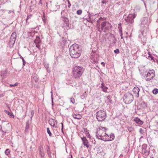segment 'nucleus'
I'll list each match as a JSON object with an SVG mask.
<instances>
[{
    "instance_id": "25",
    "label": "nucleus",
    "mask_w": 158,
    "mask_h": 158,
    "mask_svg": "<svg viewBox=\"0 0 158 158\" xmlns=\"http://www.w3.org/2000/svg\"><path fill=\"white\" fill-rule=\"evenodd\" d=\"M112 43L115 44L116 43V40L114 35L112 36Z\"/></svg>"
},
{
    "instance_id": "36",
    "label": "nucleus",
    "mask_w": 158,
    "mask_h": 158,
    "mask_svg": "<svg viewBox=\"0 0 158 158\" xmlns=\"http://www.w3.org/2000/svg\"><path fill=\"white\" fill-rule=\"evenodd\" d=\"M119 34H120V35L121 36V39H123V37L122 36L123 35V33H122V30H120V32H119Z\"/></svg>"
},
{
    "instance_id": "19",
    "label": "nucleus",
    "mask_w": 158,
    "mask_h": 158,
    "mask_svg": "<svg viewBox=\"0 0 158 158\" xmlns=\"http://www.w3.org/2000/svg\"><path fill=\"white\" fill-rule=\"evenodd\" d=\"M4 111L6 114L9 115L10 118H13L14 117V116L12 113L6 110H5Z\"/></svg>"
},
{
    "instance_id": "64",
    "label": "nucleus",
    "mask_w": 158,
    "mask_h": 158,
    "mask_svg": "<svg viewBox=\"0 0 158 158\" xmlns=\"http://www.w3.org/2000/svg\"><path fill=\"white\" fill-rule=\"evenodd\" d=\"M81 158H84L82 157H81Z\"/></svg>"
},
{
    "instance_id": "34",
    "label": "nucleus",
    "mask_w": 158,
    "mask_h": 158,
    "mask_svg": "<svg viewBox=\"0 0 158 158\" xmlns=\"http://www.w3.org/2000/svg\"><path fill=\"white\" fill-rule=\"evenodd\" d=\"M18 83H16L14 84H10V86L11 87H14L15 86H17L18 85Z\"/></svg>"
},
{
    "instance_id": "61",
    "label": "nucleus",
    "mask_w": 158,
    "mask_h": 158,
    "mask_svg": "<svg viewBox=\"0 0 158 158\" xmlns=\"http://www.w3.org/2000/svg\"><path fill=\"white\" fill-rule=\"evenodd\" d=\"M91 19H94V18H91Z\"/></svg>"
},
{
    "instance_id": "8",
    "label": "nucleus",
    "mask_w": 158,
    "mask_h": 158,
    "mask_svg": "<svg viewBox=\"0 0 158 158\" xmlns=\"http://www.w3.org/2000/svg\"><path fill=\"white\" fill-rule=\"evenodd\" d=\"M16 37V33H13L11 36L9 44V46L11 47L13 46L15 43Z\"/></svg>"
},
{
    "instance_id": "45",
    "label": "nucleus",
    "mask_w": 158,
    "mask_h": 158,
    "mask_svg": "<svg viewBox=\"0 0 158 158\" xmlns=\"http://www.w3.org/2000/svg\"><path fill=\"white\" fill-rule=\"evenodd\" d=\"M107 99L110 100V95H108L107 96Z\"/></svg>"
},
{
    "instance_id": "30",
    "label": "nucleus",
    "mask_w": 158,
    "mask_h": 158,
    "mask_svg": "<svg viewBox=\"0 0 158 158\" xmlns=\"http://www.w3.org/2000/svg\"><path fill=\"white\" fill-rule=\"evenodd\" d=\"M70 102L73 104H74L75 103V99L73 98V97L71 98Z\"/></svg>"
},
{
    "instance_id": "60",
    "label": "nucleus",
    "mask_w": 158,
    "mask_h": 158,
    "mask_svg": "<svg viewBox=\"0 0 158 158\" xmlns=\"http://www.w3.org/2000/svg\"><path fill=\"white\" fill-rule=\"evenodd\" d=\"M85 132H87V130H85Z\"/></svg>"
},
{
    "instance_id": "17",
    "label": "nucleus",
    "mask_w": 158,
    "mask_h": 158,
    "mask_svg": "<svg viewBox=\"0 0 158 158\" xmlns=\"http://www.w3.org/2000/svg\"><path fill=\"white\" fill-rule=\"evenodd\" d=\"M72 115L73 118L76 119H80L82 117L81 115L79 114H72Z\"/></svg>"
},
{
    "instance_id": "2",
    "label": "nucleus",
    "mask_w": 158,
    "mask_h": 158,
    "mask_svg": "<svg viewBox=\"0 0 158 158\" xmlns=\"http://www.w3.org/2000/svg\"><path fill=\"white\" fill-rule=\"evenodd\" d=\"M104 20L101 17L97 21L96 26L98 31L100 32L102 31L104 32H107L112 27L110 23L108 22L104 21Z\"/></svg>"
},
{
    "instance_id": "37",
    "label": "nucleus",
    "mask_w": 158,
    "mask_h": 158,
    "mask_svg": "<svg viewBox=\"0 0 158 158\" xmlns=\"http://www.w3.org/2000/svg\"><path fill=\"white\" fill-rule=\"evenodd\" d=\"M77 14L79 15H80L82 13V10H77Z\"/></svg>"
},
{
    "instance_id": "58",
    "label": "nucleus",
    "mask_w": 158,
    "mask_h": 158,
    "mask_svg": "<svg viewBox=\"0 0 158 158\" xmlns=\"http://www.w3.org/2000/svg\"><path fill=\"white\" fill-rule=\"evenodd\" d=\"M40 4H42V2H41V0H40Z\"/></svg>"
},
{
    "instance_id": "56",
    "label": "nucleus",
    "mask_w": 158,
    "mask_h": 158,
    "mask_svg": "<svg viewBox=\"0 0 158 158\" xmlns=\"http://www.w3.org/2000/svg\"><path fill=\"white\" fill-rule=\"evenodd\" d=\"M118 26H121V23H119L118 24Z\"/></svg>"
},
{
    "instance_id": "14",
    "label": "nucleus",
    "mask_w": 158,
    "mask_h": 158,
    "mask_svg": "<svg viewBox=\"0 0 158 158\" xmlns=\"http://www.w3.org/2000/svg\"><path fill=\"white\" fill-rule=\"evenodd\" d=\"M62 20L63 22L66 24L67 28H68V29H70V25L69 24V19L66 18L65 16H64L63 15L62 16Z\"/></svg>"
},
{
    "instance_id": "28",
    "label": "nucleus",
    "mask_w": 158,
    "mask_h": 158,
    "mask_svg": "<svg viewBox=\"0 0 158 158\" xmlns=\"http://www.w3.org/2000/svg\"><path fill=\"white\" fill-rule=\"evenodd\" d=\"M30 116L31 118L33 115L34 112L33 110H31L30 111Z\"/></svg>"
},
{
    "instance_id": "32",
    "label": "nucleus",
    "mask_w": 158,
    "mask_h": 158,
    "mask_svg": "<svg viewBox=\"0 0 158 158\" xmlns=\"http://www.w3.org/2000/svg\"><path fill=\"white\" fill-rule=\"evenodd\" d=\"M114 52L115 54H118L119 53V50L118 49H117L114 51Z\"/></svg>"
},
{
    "instance_id": "38",
    "label": "nucleus",
    "mask_w": 158,
    "mask_h": 158,
    "mask_svg": "<svg viewBox=\"0 0 158 158\" xmlns=\"http://www.w3.org/2000/svg\"><path fill=\"white\" fill-rule=\"evenodd\" d=\"M61 125H62V126H61V131H62V132L64 133V131H63V123H61Z\"/></svg>"
},
{
    "instance_id": "20",
    "label": "nucleus",
    "mask_w": 158,
    "mask_h": 158,
    "mask_svg": "<svg viewBox=\"0 0 158 158\" xmlns=\"http://www.w3.org/2000/svg\"><path fill=\"white\" fill-rule=\"evenodd\" d=\"M7 73L5 71H3L1 72V76L2 78L6 76Z\"/></svg>"
},
{
    "instance_id": "33",
    "label": "nucleus",
    "mask_w": 158,
    "mask_h": 158,
    "mask_svg": "<svg viewBox=\"0 0 158 158\" xmlns=\"http://www.w3.org/2000/svg\"><path fill=\"white\" fill-rule=\"evenodd\" d=\"M108 2V1L107 0H102V1L101 2V3L103 4H106L107 2Z\"/></svg>"
},
{
    "instance_id": "4",
    "label": "nucleus",
    "mask_w": 158,
    "mask_h": 158,
    "mask_svg": "<svg viewBox=\"0 0 158 158\" xmlns=\"http://www.w3.org/2000/svg\"><path fill=\"white\" fill-rule=\"evenodd\" d=\"M84 71L82 67L76 66L73 69V75L74 77L76 79H79L81 76Z\"/></svg>"
},
{
    "instance_id": "21",
    "label": "nucleus",
    "mask_w": 158,
    "mask_h": 158,
    "mask_svg": "<svg viewBox=\"0 0 158 158\" xmlns=\"http://www.w3.org/2000/svg\"><path fill=\"white\" fill-rule=\"evenodd\" d=\"M35 44L40 43V38L39 37L36 36V39L34 41Z\"/></svg>"
},
{
    "instance_id": "40",
    "label": "nucleus",
    "mask_w": 158,
    "mask_h": 158,
    "mask_svg": "<svg viewBox=\"0 0 158 158\" xmlns=\"http://www.w3.org/2000/svg\"><path fill=\"white\" fill-rule=\"evenodd\" d=\"M48 149L47 150V153L48 154V155H49V153H50V152L49 150V149H50L49 147L48 146Z\"/></svg>"
},
{
    "instance_id": "22",
    "label": "nucleus",
    "mask_w": 158,
    "mask_h": 158,
    "mask_svg": "<svg viewBox=\"0 0 158 158\" xmlns=\"http://www.w3.org/2000/svg\"><path fill=\"white\" fill-rule=\"evenodd\" d=\"M30 127L29 124L28 123H27L26 126L25 127V131H27L29 129Z\"/></svg>"
},
{
    "instance_id": "13",
    "label": "nucleus",
    "mask_w": 158,
    "mask_h": 158,
    "mask_svg": "<svg viewBox=\"0 0 158 158\" xmlns=\"http://www.w3.org/2000/svg\"><path fill=\"white\" fill-rule=\"evenodd\" d=\"M149 23L148 18H144L141 20L140 25L142 27H143L145 25H148Z\"/></svg>"
},
{
    "instance_id": "49",
    "label": "nucleus",
    "mask_w": 158,
    "mask_h": 158,
    "mask_svg": "<svg viewBox=\"0 0 158 158\" xmlns=\"http://www.w3.org/2000/svg\"><path fill=\"white\" fill-rule=\"evenodd\" d=\"M101 64L103 65V66L105 65V63L103 62H102L101 63Z\"/></svg>"
},
{
    "instance_id": "50",
    "label": "nucleus",
    "mask_w": 158,
    "mask_h": 158,
    "mask_svg": "<svg viewBox=\"0 0 158 158\" xmlns=\"http://www.w3.org/2000/svg\"><path fill=\"white\" fill-rule=\"evenodd\" d=\"M139 72H140V73L141 74H142V72H141L142 71L141 70V69H139Z\"/></svg>"
},
{
    "instance_id": "63",
    "label": "nucleus",
    "mask_w": 158,
    "mask_h": 158,
    "mask_svg": "<svg viewBox=\"0 0 158 158\" xmlns=\"http://www.w3.org/2000/svg\"><path fill=\"white\" fill-rule=\"evenodd\" d=\"M143 76V75H142Z\"/></svg>"
},
{
    "instance_id": "7",
    "label": "nucleus",
    "mask_w": 158,
    "mask_h": 158,
    "mask_svg": "<svg viewBox=\"0 0 158 158\" xmlns=\"http://www.w3.org/2000/svg\"><path fill=\"white\" fill-rule=\"evenodd\" d=\"M145 76L146 77V81H149L152 79L155 76V71L153 70H151L149 71L147 73V72H145Z\"/></svg>"
},
{
    "instance_id": "18",
    "label": "nucleus",
    "mask_w": 158,
    "mask_h": 158,
    "mask_svg": "<svg viewBox=\"0 0 158 158\" xmlns=\"http://www.w3.org/2000/svg\"><path fill=\"white\" fill-rule=\"evenodd\" d=\"M55 121L56 122V121L54 119L51 118L49 120L48 122L51 126L54 127L55 126Z\"/></svg>"
},
{
    "instance_id": "10",
    "label": "nucleus",
    "mask_w": 158,
    "mask_h": 158,
    "mask_svg": "<svg viewBox=\"0 0 158 158\" xmlns=\"http://www.w3.org/2000/svg\"><path fill=\"white\" fill-rule=\"evenodd\" d=\"M136 15L135 14H129L127 17V21L129 23H132L134 22L133 20L135 17Z\"/></svg>"
},
{
    "instance_id": "16",
    "label": "nucleus",
    "mask_w": 158,
    "mask_h": 158,
    "mask_svg": "<svg viewBox=\"0 0 158 158\" xmlns=\"http://www.w3.org/2000/svg\"><path fill=\"white\" fill-rule=\"evenodd\" d=\"M134 121L137 123L139 125H142L143 123V121L140 120V119L138 118H135L134 119Z\"/></svg>"
},
{
    "instance_id": "54",
    "label": "nucleus",
    "mask_w": 158,
    "mask_h": 158,
    "mask_svg": "<svg viewBox=\"0 0 158 158\" xmlns=\"http://www.w3.org/2000/svg\"><path fill=\"white\" fill-rule=\"evenodd\" d=\"M70 157H69L68 158H72V155H70Z\"/></svg>"
},
{
    "instance_id": "5",
    "label": "nucleus",
    "mask_w": 158,
    "mask_h": 158,
    "mask_svg": "<svg viewBox=\"0 0 158 158\" xmlns=\"http://www.w3.org/2000/svg\"><path fill=\"white\" fill-rule=\"evenodd\" d=\"M106 114L105 111L100 110L96 113V117L99 122L104 121L106 118Z\"/></svg>"
},
{
    "instance_id": "24",
    "label": "nucleus",
    "mask_w": 158,
    "mask_h": 158,
    "mask_svg": "<svg viewBox=\"0 0 158 158\" xmlns=\"http://www.w3.org/2000/svg\"><path fill=\"white\" fill-rule=\"evenodd\" d=\"M5 154L6 155H8L10 154V151L9 149H7L5 152Z\"/></svg>"
},
{
    "instance_id": "43",
    "label": "nucleus",
    "mask_w": 158,
    "mask_h": 158,
    "mask_svg": "<svg viewBox=\"0 0 158 158\" xmlns=\"http://www.w3.org/2000/svg\"><path fill=\"white\" fill-rule=\"evenodd\" d=\"M118 28L119 30V32H120V30H122V27H121V26H118Z\"/></svg>"
},
{
    "instance_id": "3",
    "label": "nucleus",
    "mask_w": 158,
    "mask_h": 158,
    "mask_svg": "<svg viewBox=\"0 0 158 158\" xmlns=\"http://www.w3.org/2000/svg\"><path fill=\"white\" fill-rule=\"evenodd\" d=\"M69 53L71 57L77 58L81 55V52L79 50V46L77 44H74L69 48Z\"/></svg>"
},
{
    "instance_id": "62",
    "label": "nucleus",
    "mask_w": 158,
    "mask_h": 158,
    "mask_svg": "<svg viewBox=\"0 0 158 158\" xmlns=\"http://www.w3.org/2000/svg\"><path fill=\"white\" fill-rule=\"evenodd\" d=\"M109 138H110V135H109Z\"/></svg>"
},
{
    "instance_id": "1",
    "label": "nucleus",
    "mask_w": 158,
    "mask_h": 158,
    "mask_svg": "<svg viewBox=\"0 0 158 158\" xmlns=\"http://www.w3.org/2000/svg\"><path fill=\"white\" fill-rule=\"evenodd\" d=\"M106 128L102 127H99L97 129L96 132L97 138L104 141H108L113 140L114 138V136L113 134L110 135V138L109 135L106 133Z\"/></svg>"
},
{
    "instance_id": "55",
    "label": "nucleus",
    "mask_w": 158,
    "mask_h": 158,
    "mask_svg": "<svg viewBox=\"0 0 158 158\" xmlns=\"http://www.w3.org/2000/svg\"><path fill=\"white\" fill-rule=\"evenodd\" d=\"M140 32H141V34H142V35H143V32L142 31H140Z\"/></svg>"
},
{
    "instance_id": "9",
    "label": "nucleus",
    "mask_w": 158,
    "mask_h": 158,
    "mask_svg": "<svg viewBox=\"0 0 158 158\" xmlns=\"http://www.w3.org/2000/svg\"><path fill=\"white\" fill-rule=\"evenodd\" d=\"M149 148H148L147 144H143L142 146V152L145 156H148L149 154Z\"/></svg>"
},
{
    "instance_id": "23",
    "label": "nucleus",
    "mask_w": 158,
    "mask_h": 158,
    "mask_svg": "<svg viewBox=\"0 0 158 158\" xmlns=\"http://www.w3.org/2000/svg\"><path fill=\"white\" fill-rule=\"evenodd\" d=\"M152 93L155 94H157L158 93V89H155L152 91Z\"/></svg>"
},
{
    "instance_id": "53",
    "label": "nucleus",
    "mask_w": 158,
    "mask_h": 158,
    "mask_svg": "<svg viewBox=\"0 0 158 158\" xmlns=\"http://www.w3.org/2000/svg\"><path fill=\"white\" fill-rule=\"evenodd\" d=\"M20 58L22 60L24 59L23 58L22 56H20Z\"/></svg>"
},
{
    "instance_id": "51",
    "label": "nucleus",
    "mask_w": 158,
    "mask_h": 158,
    "mask_svg": "<svg viewBox=\"0 0 158 158\" xmlns=\"http://www.w3.org/2000/svg\"><path fill=\"white\" fill-rule=\"evenodd\" d=\"M146 106H146V103H144V108L146 107Z\"/></svg>"
},
{
    "instance_id": "57",
    "label": "nucleus",
    "mask_w": 158,
    "mask_h": 158,
    "mask_svg": "<svg viewBox=\"0 0 158 158\" xmlns=\"http://www.w3.org/2000/svg\"><path fill=\"white\" fill-rule=\"evenodd\" d=\"M8 126L10 127V125L9 124V123L8 124Z\"/></svg>"
},
{
    "instance_id": "15",
    "label": "nucleus",
    "mask_w": 158,
    "mask_h": 158,
    "mask_svg": "<svg viewBox=\"0 0 158 158\" xmlns=\"http://www.w3.org/2000/svg\"><path fill=\"white\" fill-rule=\"evenodd\" d=\"M140 89L137 87H135L133 89V91L134 93V94L135 97H138L139 96V92Z\"/></svg>"
},
{
    "instance_id": "11",
    "label": "nucleus",
    "mask_w": 158,
    "mask_h": 158,
    "mask_svg": "<svg viewBox=\"0 0 158 158\" xmlns=\"http://www.w3.org/2000/svg\"><path fill=\"white\" fill-rule=\"evenodd\" d=\"M81 139L82 140L83 144L84 145V147H85L87 148H89V143L86 137L85 136L81 137Z\"/></svg>"
},
{
    "instance_id": "41",
    "label": "nucleus",
    "mask_w": 158,
    "mask_h": 158,
    "mask_svg": "<svg viewBox=\"0 0 158 158\" xmlns=\"http://www.w3.org/2000/svg\"><path fill=\"white\" fill-rule=\"evenodd\" d=\"M45 67L46 68L47 70V71H48V64H45Z\"/></svg>"
},
{
    "instance_id": "59",
    "label": "nucleus",
    "mask_w": 158,
    "mask_h": 158,
    "mask_svg": "<svg viewBox=\"0 0 158 158\" xmlns=\"http://www.w3.org/2000/svg\"><path fill=\"white\" fill-rule=\"evenodd\" d=\"M96 62H96V61H94V62H93V63H94L95 64V63H96Z\"/></svg>"
},
{
    "instance_id": "47",
    "label": "nucleus",
    "mask_w": 158,
    "mask_h": 158,
    "mask_svg": "<svg viewBox=\"0 0 158 158\" xmlns=\"http://www.w3.org/2000/svg\"><path fill=\"white\" fill-rule=\"evenodd\" d=\"M65 10H62V11L61 12L62 15L65 13Z\"/></svg>"
},
{
    "instance_id": "6",
    "label": "nucleus",
    "mask_w": 158,
    "mask_h": 158,
    "mask_svg": "<svg viewBox=\"0 0 158 158\" xmlns=\"http://www.w3.org/2000/svg\"><path fill=\"white\" fill-rule=\"evenodd\" d=\"M134 99L133 96L132 94L130 93H127L123 97L124 102L126 104L131 103Z\"/></svg>"
},
{
    "instance_id": "12",
    "label": "nucleus",
    "mask_w": 158,
    "mask_h": 158,
    "mask_svg": "<svg viewBox=\"0 0 158 158\" xmlns=\"http://www.w3.org/2000/svg\"><path fill=\"white\" fill-rule=\"evenodd\" d=\"M38 150L40 158H45V154L44 151L43 147L41 146H40L39 147Z\"/></svg>"
},
{
    "instance_id": "44",
    "label": "nucleus",
    "mask_w": 158,
    "mask_h": 158,
    "mask_svg": "<svg viewBox=\"0 0 158 158\" xmlns=\"http://www.w3.org/2000/svg\"><path fill=\"white\" fill-rule=\"evenodd\" d=\"M22 60H23V65H24L26 63L25 61V60H24V59H23Z\"/></svg>"
},
{
    "instance_id": "39",
    "label": "nucleus",
    "mask_w": 158,
    "mask_h": 158,
    "mask_svg": "<svg viewBox=\"0 0 158 158\" xmlns=\"http://www.w3.org/2000/svg\"><path fill=\"white\" fill-rule=\"evenodd\" d=\"M86 136L88 138H90V135L88 132H87L86 134Z\"/></svg>"
},
{
    "instance_id": "48",
    "label": "nucleus",
    "mask_w": 158,
    "mask_h": 158,
    "mask_svg": "<svg viewBox=\"0 0 158 158\" xmlns=\"http://www.w3.org/2000/svg\"><path fill=\"white\" fill-rule=\"evenodd\" d=\"M94 20H91L90 21V22L91 23H93L94 22Z\"/></svg>"
},
{
    "instance_id": "26",
    "label": "nucleus",
    "mask_w": 158,
    "mask_h": 158,
    "mask_svg": "<svg viewBox=\"0 0 158 158\" xmlns=\"http://www.w3.org/2000/svg\"><path fill=\"white\" fill-rule=\"evenodd\" d=\"M89 18L90 19H91V17L92 16H96V15H97L96 14H95V15H94V14H90V13H89Z\"/></svg>"
},
{
    "instance_id": "29",
    "label": "nucleus",
    "mask_w": 158,
    "mask_h": 158,
    "mask_svg": "<svg viewBox=\"0 0 158 158\" xmlns=\"http://www.w3.org/2000/svg\"><path fill=\"white\" fill-rule=\"evenodd\" d=\"M108 89V88L107 87H106V86H105L104 88H103V89H102V91L104 92H107V89Z\"/></svg>"
},
{
    "instance_id": "35",
    "label": "nucleus",
    "mask_w": 158,
    "mask_h": 158,
    "mask_svg": "<svg viewBox=\"0 0 158 158\" xmlns=\"http://www.w3.org/2000/svg\"><path fill=\"white\" fill-rule=\"evenodd\" d=\"M31 16H32V15H28L27 16V18L26 19V22H27V21L28 20V19H31Z\"/></svg>"
},
{
    "instance_id": "31",
    "label": "nucleus",
    "mask_w": 158,
    "mask_h": 158,
    "mask_svg": "<svg viewBox=\"0 0 158 158\" xmlns=\"http://www.w3.org/2000/svg\"><path fill=\"white\" fill-rule=\"evenodd\" d=\"M40 43H36L35 44L37 48L39 50H40L41 48L40 47V45L39 44Z\"/></svg>"
},
{
    "instance_id": "42",
    "label": "nucleus",
    "mask_w": 158,
    "mask_h": 158,
    "mask_svg": "<svg viewBox=\"0 0 158 158\" xmlns=\"http://www.w3.org/2000/svg\"><path fill=\"white\" fill-rule=\"evenodd\" d=\"M105 85H104V84L103 83H102V84H101V87L103 89V88H104V87H105Z\"/></svg>"
},
{
    "instance_id": "46",
    "label": "nucleus",
    "mask_w": 158,
    "mask_h": 158,
    "mask_svg": "<svg viewBox=\"0 0 158 158\" xmlns=\"http://www.w3.org/2000/svg\"><path fill=\"white\" fill-rule=\"evenodd\" d=\"M51 98H52V103H53V98L52 94V95H51Z\"/></svg>"
},
{
    "instance_id": "52",
    "label": "nucleus",
    "mask_w": 158,
    "mask_h": 158,
    "mask_svg": "<svg viewBox=\"0 0 158 158\" xmlns=\"http://www.w3.org/2000/svg\"><path fill=\"white\" fill-rule=\"evenodd\" d=\"M45 14H44V15H43V17L45 18Z\"/></svg>"
},
{
    "instance_id": "27",
    "label": "nucleus",
    "mask_w": 158,
    "mask_h": 158,
    "mask_svg": "<svg viewBox=\"0 0 158 158\" xmlns=\"http://www.w3.org/2000/svg\"><path fill=\"white\" fill-rule=\"evenodd\" d=\"M47 131L48 134L50 136H51L52 135V133L51 132L49 128H47Z\"/></svg>"
}]
</instances>
